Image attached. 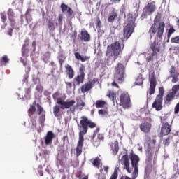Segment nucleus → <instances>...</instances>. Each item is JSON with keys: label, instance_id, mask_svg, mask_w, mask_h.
<instances>
[{"label": "nucleus", "instance_id": "nucleus-1", "mask_svg": "<svg viewBox=\"0 0 179 179\" xmlns=\"http://www.w3.org/2000/svg\"><path fill=\"white\" fill-rule=\"evenodd\" d=\"M78 127L80 131L78 133V141L76 148V155L77 157H79V156L82 155L83 143L85 142V135L87 134L89 128L93 129L97 127V124L89 120L87 117L82 116L80 123H78Z\"/></svg>", "mask_w": 179, "mask_h": 179}, {"label": "nucleus", "instance_id": "nucleus-2", "mask_svg": "<svg viewBox=\"0 0 179 179\" xmlns=\"http://www.w3.org/2000/svg\"><path fill=\"white\" fill-rule=\"evenodd\" d=\"M144 141L146 155L145 162L149 164L153 163L152 166H156L157 164V155H159V149L156 147V140L145 135Z\"/></svg>", "mask_w": 179, "mask_h": 179}, {"label": "nucleus", "instance_id": "nucleus-3", "mask_svg": "<svg viewBox=\"0 0 179 179\" xmlns=\"http://www.w3.org/2000/svg\"><path fill=\"white\" fill-rule=\"evenodd\" d=\"M59 96V92L54 93L52 97L54 100H57V104L53 107V114L56 118H59L62 115L61 114V110H65V108H71L76 103L75 100H71L69 101H65L62 98H57Z\"/></svg>", "mask_w": 179, "mask_h": 179}, {"label": "nucleus", "instance_id": "nucleus-4", "mask_svg": "<svg viewBox=\"0 0 179 179\" xmlns=\"http://www.w3.org/2000/svg\"><path fill=\"white\" fill-rule=\"evenodd\" d=\"M160 19H162V14L158 13L154 19V23L149 29V33H152V34H156L157 33V37L162 40L163 33H164V27H166V24H164V22H161L159 23L157 27V23L160 22Z\"/></svg>", "mask_w": 179, "mask_h": 179}, {"label": "nucleus", "instance_id": "nucleus-5", "mask_svg": "<svg viewBox=\"0 0 179 179\" xmlns=\"http://www.w3.org/2000/svg\"><path fill=\"white\" fill-rule=\"evenodd\" d=\"M122 50H124V44L122 48H121L120 42L115 41L107 46L106 55L108 58H113L114 61H115L120 57V52H122Z\"/></svg>", "mask_w": 179, "mask_h": 179}, {"label": "nucleus", "instance_id": "nucleus-6", "mask_svg": "<svg viewBox=\"0 0 179 179\" xmlns=\"http://www.w3.org/2000/svg\"><path fill=\"white\" fill-rule=\"evenodd\" d=\"M114 79L118 83H122L125 79V66L122 63H117L115 66Z\"/></svg>", "mask_w": 179, "mask_h": 179}, {"label": "nucleus", "instance_id": "nucleus-7", "mask_svg": "<svg viewBox=\"0 0 179 179\" xmlns=\"http://www.w3.org/2000/svg\"><path fill=\"white\" fill-rule=\"evenodd\" d=\"M120 103L123 108H129L131 107V96L128 92H122L119 96Z\"/></svg>", "mask_w": 179, "mask_h": 179}, {"label": "nucleus", "instance_id": "nucleus-8", "mask_svg": "<svg viewBox=\"0 0 179 179\" xmlns=\"http://www.w3.org/2000/svg\"><path fill=\"white\" fill-rule=\"evenodd\" d=\"M129 159L131 162V166L134 169V175L136 176L137 174L139 175V162H141V159L139 158V156H138L136 154H134V152H131L129 156Z\"/></svg>", "mask_w": 179, "mask_h": 179}, {"label": "nucleus", "instance_id": "nucleus-9", "mask_svg": "<svg viewBox=\"0 0 179 179\" xmlns=\"http://www.w3.org/2000/svg\"><path fill=\"white\" fill-rule=\"evenodd\" d=\"M156 10V4L155 1L148 3V4L143 8V13L142 14V17L146 19L148 16L152 15Z\"/></svg>", "mask_w": 179, "mask_h": 179}, {"label": "nucleus", "instance_id": "nucleus-10", "mask_svg": "<svg viewBox=\"0 0 179 179\" xmlns=\"http://www.w3.org/2000/svg\"><path fill=\"white\" fill-rule=\"evenodd\" d=\"M96 82H99L98 78H94V79L90 80L89 81L85 83L80 87L81 92L87 93V92H90V90H92V87H94V86H96Z\"/></svg>", "mask_w": 179, "mask_h": 179}, {"label": "nucleus", "instance_id": "nucleus-11", "mask_svg": "<svg viewBox=\"0 0 179 179\" xmlns=\"http://www.w3.org/2000/svg\"><path fill=\"white\" fill-rule=\"evenodd\" d=\"M135 31V27L134 26V20H131L123 29L124 37L126 40L132 36V33Z\"/></svg>", "mask_w": 179, "mask_h": 179}, {"label": "nucleus", "instance_id": "nucleus-12", "mask_svg": "<svg viewBox=\"0 0 179 179\" xmlns=\"http://www.w3.org/2000/svg\"><path fill=\"white\" fill-rule=\"evenodd\" d=\"M149 80H150V94H155V90L156 89L157 80H156V73L155 71L150 72L149 74Z\"/></svg>", "mask_w": 179, "mask_h": 179}, {"label": "nucleus", "instance_id": "nucleus-13", "mask_svg": "<svg viewBox=\"0 0 179 179\" xmlns=\"http://www.w3.org/2000/svg\"><path fill=\"white\" fill-rule=\"evenodd\" d=\"M152 129V122L148 119H144L140 124V131L144 134H150Z\"/></svg>", "mask_w": 179, "mask_h": 179}, {"label": "nucleus", "instance_id": "nucleus-14", "mask_svg": "<svg viewBox=\"0 0 179 179\" xmlns=\"http://www.w3.org/2000/svg\"><path fill=\"white\" fill-rule=\"evenodd\" d=\"M122 164L123 166L124 170H126L129 174L132 173V170H131V167L129 165V157L127 155H124L122 157Z\"/></svg>", "mask_w": 179, "mask_h": 179}, {"label": "nucleus", "instance_id": "nucleus-15", "mask_svg": "<svg viewBox=\"0 0 179 179\" xmlns=\"http://www.w3.org/2000/svg\"><path fill=\"white\" fill-rule=\"evenodd\" d=\"M164 120L162 119V128H161V135L162 136H164L166 135H169L170 132H171V125H170L168 122L164 123Z\"/></svg>", "mask_w": 179, "mask_h": 179}, {"label": "nucleus", "instance_id": "nucleus-16", "mask_svg": "<svg viewBox=\"0 0 179 179\" xmlns=\"http://www.w3.org/2000/svg\"><path fill=\"white\" fill-rule=\"evenodd\" d=\"M170 76L172 78L171 82L172 83H177L178 82V76L179 73L177 72V70H176V66H171L170 71H169Z\"/></svg>", "mask_w": 179, "mask_h": 179}, {"label": "nucleus", "instance_id": "nucleus-17", "mask_svg": "<svg viewBox=\"0 0 179 179\" xmlns=\"http://www.w3.org/2000/svg\"><path fill=\"white\" fill-rule=\"evenodd\" d=\"M9 24L10 27L8 28L7 34L10 37H12V34L13 33V30H19L20 28L19 27H17L15 20H9Z\"/></svg>", "mask_w": 179, "mask_h": 179}, {"label": "nucleus", "instance_id": "nucleus-18", "mask_svg": "<svg viewBox=\"0 0 179 179\" xmlns=\"http://www.w3.org/2000/svg\"><path fill=\"white\" fill-rule=\"evenodd\" d=\"M60 8L62 9V12H63V13H65L67 17H72V16H73V10L66 4L62 3L60 6Z\"/></svg>", "mask_w": 179, "mask_h": 179}, {"label": "nucleus", "instance_id": "nucleus-19", "mask_svg": "<svg viewBox=\"0 0 179 179\" xmlns=\"http://www.w3.org/2000/svg\"><path fill=\"white\" fill-rule=\"evenodd\" d=\"M152 107V108H155L156 111H161L163 109V99L157 97Z\"/></svg>", "mask_w": 179, "mask_h": 179}, {"label": "nucleus", "instance_id": "nucleus-20", "mask_svg": "<svg viewBox=\"0 0 179 179\" xmlns=\"http://www.w3.org/2000/svg\"><path fill=\"white\" fill-rule=\"evenodd\" d=\"M160 45L159 42L157 41L151 43L150 48L152 51V55H157L160 52Z\"/></svg>", "mask_w": 179, "mask_h": 179}, {"label": "nucleus", "instance_id": "nucleus-21", "mask_svg": "<svg viewBox=\"0 0 179 179\" xmlns=\"http://www.w3.org/2000/svg\"><path fill=\"white\" fill-rule=\"evenodd\" d=\"M85 82V76L82 74H78L76 77L73 78V85L79 86V85H82Z\"/></svg>", "mask_w": 179, "mask_h": 179}, {"label": "nucleus", "instance_id": "nucleus-22", "mask_svg": "<svg viewBox=\"0 0 179 179\" xmlns=\"http://www.w3.org/2000/svg\"><path fill=\"white\" fill-rule=\"evenodd\" d=\"M80 38L81 41H85L87 43L90 41V34L86 31V29H83L80 31Z\"/></svg>", "mask_w": 179, "mask_h": 179}, {"label": "nucleus", "instance_id": "nucleus-23", "mask_svg": "<svg viewBox=\"0 0 179 179\" xmlns=\"http://www.w3.org/2000/svg\"><path fill=\"white\" fill-rule=\"evenodd\" d=\"M55 135L51 131H48L45 137V145H52V139H54Z\"/></svg>", "mask_w": 179, "mask_h": 179}, {"label": "nucleus", "instance_id": "nucleus-24", "mask_svg": "<svg viewBox=\"0 0 179 179\" xmlns=\"http://www.w3.org/2000/svg\"><path fill=\"white\" fill-rule=\"evenodd\" d=\"M74 57L78 61H81V62H85V61H90V56H82L79 52H76L74 53Z\"/></svg>", "mask_w": 179, "mask_h": 179}, {"label": "nucleus", "instance_id": "nucleus-25", "mask_svg": "<svg viewBox=\"0 0 179 179\" xmlns=\"http://www.w3.org/2000/svg\"><path fill=\"white\" fill-rule=\"evenodd\" d=\"M117 16H118L117 10H115V8H113L112 12L109 14L108 22L109 23H114V21L115 20V19H117Z\"/></svg>", "mask_w": 179, "mask_h": 179}, {"label": "nucleus", "instance_id": "nucleus-26", "mask_svg": "<svg viewBox=\"0 0 179 179\" xmlns=\"http://www.w3.org/2000/svg\"><path fill=\"white\" fill-rule=\"evenodd\" d=\"M111 150H112V155L113 156H117V154L118 152H120V145L118 143V141H115L114 142V145H111Z\"/></svg>", "mask_w": 179, "mask_h": 179}, {"label": "nucleus", "instance_id": "nucleus-27", "mask_svg": "<svg viewBox=\"0 0 179 179\" xmlns=\"http://www.w3.org/2000/svg\"><path fill=\"white\" fill-rule=\"evenodd\" d=\"M65 68L66 69V73L69 76V79H73V76H75V71H73V69H72V66L67 64Z\"/></svg>", "mask_w": 179, "mask_h": 179}, {"label": "nucleus", "instance_id": "nucleus-28", "mask_svg": "<svg viewBox=\"0 0 179 179\" xmlns=\"http://www.w3.org/2000/svg\"><path fill=\"white\" fill-rule=\"evenodd\" d=\"M176 98V95L172 94L171 92L168 93V94L164 97V104H170L173 99Z\"/></svg>", "mask_w": 179, "mask_h": 179}, {"label": "nucleus", "instance_id": "nucleus-29", "mask_svg": "<svg viewBox=\"0 0 179 179\" xmlns=\"http://www.w3.org/2000/svg\"><path fill=\"white\" fill-rule=\"evenodd\" d=\"M107 106V102L103 100H97L95 103L96 108H104Z\"/></svg>", "mask_w": 179, "mask_h": 179}, {"label": "nucleus", "instance_id": "nucleus-30", "mask_svg": "<svg viewBox=\"0 0 179 179\" xmlns=\"http://www.w3.org/2000/svg\"><path fill=\"white\" fill-rule=\"evenodd\" d=\"M24 43H25L22 45V52L23 56L26 55V52H29L26 48V47H29V38L25 39Z\"/></svg>", "mask_w": 179, "mask_h": 179}, {"label": "nucleus", "instance_id": "nucleus-31", "mask_svg": "<svg viewBox=\"0 0 179 179\" xmlns=\"http://www.w3.org/2000/svg\"><path fill=\"white\" fill-rule=\"evenodd\" d=\"M63 20H64V15H62V14H59L57 17L58 22L56 23V26H59L60 29H62Z\"/></svg>", "mask_w": 179, "mask_h": 179}, {"label": "nucleus", "instance_id": "nucleus-32", "mask_svg": "<svg viewBox=\"0 0 179 179\" xmlns=\"http://www.w3.org/2000/svg\"><path fill=\"white\" fill-rule=\"evenodd\" d=\"M97 141H95L96 143H94V145H96V146H99V145H100V141H101L102 142H104V134H99L97 135Z\"/></svg>", "mask_w": 179, "mask_h": 179}, {"label": "nucleus", "instance_id": "nucleus-33", "mask_svg": "<svg viewBox=\"0 0 179 179\" xmlns=\"http://www.w3.org/2000/svg\"><path fill=\"white\" fill-rule=\"evenodd\" d=\"M107 96L109 97V99H110V100L114 102V100L117 99V94H115V92L113 91H109L107 94Z\"/></svg>", "mask_w": 179, "mask_h": 179}, {"label": "nucleus", "instance_id": "nucleus-34", "mask_svg": "<svg viewBox=\"0 0 179 179\" xmlns=\"http://www.w3.org/2000/svg\"><path fill=\"white\" fill-rule=\"evenodd\" d=\"M8 20H15V13L12 10V8H10L7 12Z\"/></svg>", "mask_w": 179, "mask_h": 179}, {"label": "nucleus", "instance_id": "nucleus-35", "mask_svg": "<svg viewBox=\"0 0 179 179\" xmlns=\"http://www.w3.org/2000/svg\"><path fill=\"white\" fill-rule=\"evenodd\" d=\"M48 27L50 31H54V30H55V25L54 24V22L51 21V20H48Z\"/></svg>", "mask_w": 179, "mask_h": 179}, {"label": "nucleus", "instance_id": "nucleus-36", "mask_svg": "<svg viewBox=\"0 0 179 179\" xmlns=\"http://www.w3.org/2000/svg\"><path fill=\"white\" fill-rule=\"evenodd\" d=\"M50 57L51 53H50V52H46L43 55V61H44L45 64H47V62H48V59H50Z\"/></svg>", "mask_w": 179, "mask_h": 179}, {"label": "nucleus", "instance_id": "nucleus-37", "mask_svg": "<svg viewBox=\"0 0 179 179\" xmlns=\"http://www.w3.org/2000/svg\"><path fill=\"white\" fill-rule=\"evenodd\" d=\"M117 178H118V168H115L110 179H117Z\"/></svg>", "mask_w": 179, "mask_h": 179}, {"label": "nucleus", "instance_id": "nucleus-38", "mask_svg": "<svg viewBox=\"0 0 179 179\" xmlns=\"http://www.w3.org/2000/svg\"><path fill=\"white\" fill-rule=\"evenodd\" d=\"M1 64H3V65H6V64H8L9 63V58H8V56L3 55L1 57Z\"/></svg>", "mask_w": 179, "mask_h": 179}, {"label": "nucleus", "instance_id": "nucleus-39", "mask_svg": "<svg viewBox=\"0 0 179 179\" xmlns=\"http://www.w3.org/2000/svg\"><path fill=\"white\" fill-rule=\"evenodd\" d=\"M138 176H139L138 174L137 175H134V172L132 173V178H129V176L124 175V176H122L120 179H136L138 178Z\"/></svg>", "mask_w": 179, "mask_h": 179}, {"label": "nucleus", "instance_id": "nucleus-40", "mask_svg": "<svg viewBox=\"0 0 179 179\" xmlns=\"http://www.w3.org/2000/svg\"><path fill=\"white\" fill-rule=\"evenodd\" d=\"M163 96H164V88L159 87V94L157 96L159 99H163Z\"/></svg>", "mask_w": 179, "mask_h": 179}, {"label": "nucleus", "instance_id": "nucleus-41", "mask_svg": "<svg viewBox=\"0 0 179 179\" xmlns=\"http://www.w3.org/2000/svg\"><path fill=\"white\" fill-rule=\"evenodd\" d=\"M92 164L94 167H97L99 169V167H100V159L98 157L95 158L92 162Z\"/></svg>", "mask_w": 179, "mask_h": 179}, {"label": "nucleus", "instance_id": "nucleus-42", "mask_svg": "<svg viewBox=\"0 0 179 179\" xmlns=\"http://www.w3.org/2000/svg\"><path fill=\"white\" fill-rule=\"evenodd\" d=\"M98 132H100V129H99V127H97V128L94 130V134H93V135H92V142H93V143H96V142H97V141H96L95 138H96V136H97V133H98Z\"/></svg>", "mask_w": 179, "mask_h": 179}, {"label": "nucleus", "instance_id": "nucleus-43", "mask_svg": "<svg viewBox=\"0 0 179 179\" xmlns=\"http://www.w3.org/2000/svg\"><path fill=\"white\" fill-rule=\"evenodd\" d=\"M178 90H179V85H175L173 86L172 92H171V93L173 94V95L176 96Z\"/></svg>", "mask_w": 179, "mask_h": 179}, {"label": "nucleus", "instance_id": "nucleus-44", "mask_svg": "<svg viewBox=\"0 0 179 179\" xmlns=\"http://www.w3.org/2000/svg\"><path fill=\"white\" fill-rule=\"evenodd\" d=\"M28 112H29V117H31V115H33L34 114V113H36V106H30V108H29Z\"/></svg>", "mask_w": 179, "mask_h": 179}, {"label": "nucleus", "instance_id": "nucleus-45", "mask_svg": "<svg viewBox=\"0 0 179 179\" xmlns=\"http://www.w3.org/2000/svg\"><path fill=\"white\" fill-rule=\"evenodd\" d=\"M171 43L173 44H179V36L171 38Z\"/></svg>", "mask_w": 179, "mask_h": 179}, {"label": "nucleus", "instance_id": "nucleus-46", "mask_svg": "<svg viewBox=\"0 0 179 179\" xmlns=\"http://www.w3.org/2000/svg\"><path fill=\"white\" fill-rule=\"evenodd\" d=\"M36 107H37L38 115H41V113L44 111V109L38 103L36 105Z\"/></svg>", "mask_w": 179, "mask_h": 179}, {"label": "nucleus", "instance_id": "nucleus-47", "mask_svg": "<svg viewBox=\"0 0 179 179\" xmlns=\"http://www.w3.org/2000/svg\"><path fill=\"white\" fill-rule=\"evenodd\" d=\"M85 66L83 64H82L80 67H79V72H80V75H83L85 76Z\"/></svg>", "mask_w": 179, "mask_h": 179}, {"label": "nucleus", "instance_id": "nucleus-48", "mask_svg": "<svg viewBox=\"0 0 179 179\" xmlns=\"http://www.w3.org/2000/svg\"><path fill=\"white\" fill-rule=\"evenodd\" d=\"M0 15L3 23H6V14H5V13H1Z\"/></svg>", "mask_w": 179, "mask_h": 179}, {"label": "nucleus", "instance_id": "nucleus-49", "mask_svg": "<svg viewBox=\"0 0 179 179\" xmlns=\"http://www.w3.org/2000/svg\"><path fill=\"white\" fill-rule=\"evenodd\" d=\"M175 32H176V29H174V28L171 27L168 31V38H170V37H171V34H173V33H175Z\"/></svg>", "mask_w": 179, "mask_h": 179}, {"label": "nucleus", "instance_id": "nucleus-50", "mask_svg": "<svg viewBox=\"0 0 179 179\" xmlns=\"http://www.w3.org/2000/svg\"><path fill=\"white\" fill-rule=\"evenodd\" d=\"M31 94V88H26L25 89V97H30Z\"/></svg>", "mask_w": 179, "mask_h": 179}, {"label": "nucleus", "instance_id": "nucleus-51", "mask_svg": "<svg viewBox=\"0 0 179 179\" xmlns=\"http://www.w3.org/2000/svg\"><path fill=\"white\" fill-rule=\"evenodd\" d=\"M153 57H157V55H153V53H151L150 56L146 57L147 62H150V61H153Z\"/></svg>", "mask_w": 179, "mask_h": 179}, {"label": "nucleus", "instance_id": "nucleus-52", "mask_svg": "<svg viewBox=\"0 0 179 179\" xmlns=\"http://www.w3.org/2000/svg\"><path fill=\"white\" fill-rule=\"evenodd\" d=\"M32 122V129L33 131H34V129H37V122H36V120H31Z\"/></svg>", "mask_w": 179, "mask_h": 179}, {"label": "nucleus", "instance_id": "nucleus-53", "mask_svg": "<svg viewBox=\"0 0 179 179\" xmlns=\"http://www.w3.org/2000/svg\"><path fill=\"white\" fill-rule=\"evenodd\" d=\"M96 27H98V29H101V21L100 20V17H96Z\"/></svg>", "mask_w": 179, "mask_h": 179}, {"label": "nucleus", "instance_id": "nucleus-54", "mask_svg": "<svg viewBox=\"0 0 179 179\" xmlns=\"http://www.w3.org/2000/svg\"><path fill=\"white\" fill-rule=\"evenodd\" d=\"M77 106H78V107H79L80 110H82V108H83V107H85V106H86V104L85 103V102L81 101V102L78 103Z\"/></svg>", "mask_w": 179, "mask_h": 179}, {"label": "nucleus", "instance_id": "nucleus-55", "mask_svg": "<svg viewBox=\"0 0 179 179\" xmlns=\"http://www.w3.org/2000/svg\"><path fill=\"white\" fill-rule=\"evenodd\" d=\"M163 144L164 146H169V145H170V137H168L166 139L164 140Z\"/></svg>", "mask_w": 179, "mask_h": 179}, {"label": "nucleus", "instance_id": "nucleus-56", "mask_svg": "<svg viewBox=\"0 0 179 179\" xmlns=\"http://www.w3.org/2000/svg\"><path fill=\"white\" fill-rule=\"evenodd\" d=\"M179 113V102L176 104L174 108V114L177 115Z\"/></svg>", "mask_w": 179, "mask_h": 179}, {"label": "nucleus", "instance_id": "nucleus-57", "mask_svg": "<svg viewBox=\"0 0 179 179\" xmlns=\"http://www.w3.org/2000/svg\"><path fill=\"white\" fill-rule=\"evenodd\" d=\"M39 121H40V122H41V124H44V122L45 121V115L40 116Z\"/></svg>", "mask_w": 179, "mask_h": 179}, {"label": "nucleus", "instance_id": "nucleus-58", "mask_svg": "<svg viewBox=\"0 0 179 179\" xmlns=\"http://www.w3.org/2000/svg\"><path fill=\"white\" fill-rule=\"evenodd\" d=\"M98 113L99 114V115H104V114H106V111H104V110L101 109L98 111Z\"/></svg>", "mask_w": 179, "mask_h": 179}, {"label": "nucleus", "instance_id": "nucleus-59", "mask_svg": "<svg viewBox=\"0 0 179 179\" xmlns=\"http://www.w3.org/2000/svg\"><path fill=\"white\" fill-rule=\"evenodd\" d=\"M110 169V167H108V166H103V170L106 173V174H108V169Z\"/></svg>", "mask_w": 179, "mask_h": 179}, {"label": "nucleus", "instance_id": "nucleus-60", "mask_svg": "<svg viewBox=\"0 0 179 179\" xmlns=\"http://www.w3.org/2000/svg\"><path fill=\"white\" fill-rule=\"evenodd\" d=\"M65 84L67 86V87H69L70 89L72 88V83L66 82Z\"/></svg>", "mask_w": 179, "mask_h": 179}, {"label": "nucleus", "instance_id": "nucleus-61", "mask_svg": "<svg viewBox=\"0 0 179 179\" xmlns=\"http://www.w3.org/2000/svg\"><path fill=\"white\" fill-rule=\"evenodd\" d=\"M62 141H63L64 143H65L66 141H69V139H68V135H66V136H63Z\"/></svg>", "mask_w": 179, "mask_h": 179}, {"label": "nucleus", "instance_id": "nucleus-62", "mask_svg": "<svg viewBox=\"0 0 179 179\" xmlns=\"http://www.w3.org/2000/svg\"><path fill=\"white\" fill-rule=\"evenodd\" d=\"M111 85H112V86H115V87H117V89L120 88V86H118V84H117V83H115V81H113V82L111 83Z\"/></svg>", "mask_w": 179, "mask_h": 179}, {"label": "nucleus", "instance_id": "nucleus-63", "mask_svg": "<svg viewBox=\"0 0 179 179\" xmlns=\"http://www.w3.org/2000/svg\"><path fill=\"white\" fill-rule=\"evenodd\" d=\"M59 64L60 65V68H62V64H64L63 59H59Z\"/></svg>", "mask_w": 179, "mask_h": 179}, {"label": "nucleus", "instance_id": "nucleus-64", "mask_svg": "<svg viewBox=\"0 0 179 179\" xmlns=\"http://www.w3.org/2000/svg\"><path fill=\"white\" fill-rule=\"evenodd\" d=\"M33 51H36V41L32 42Z\"/></svg>", "mask_w": 179, "mask_h": 179}]
</instances>
